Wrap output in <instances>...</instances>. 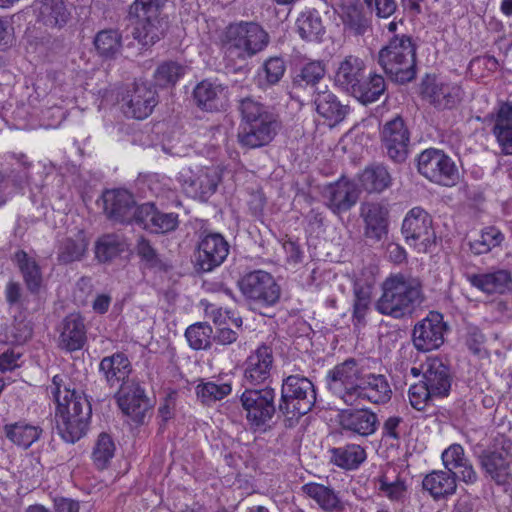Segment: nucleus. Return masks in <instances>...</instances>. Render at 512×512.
<instances>
[{
	"mask_svg": "<svg viewBox=\"0 0 512 512\" xmlns=\"http://www.w3.org/2000/svg\"><path fill=\"white\" fill-rule=\"evenodd\" d=\"M423 301L422 284L418 278L401 273L391 274L381 284V295L375 310L393 319L411 316Z\"/></svg>",
	"mask_w": 512,
	"mask_h": 512,
	"instance_id": "nucleus-1",
	"label": "nucleus"
},
{
	"mask_svg": "<svg viewBox=\"0 0 512 512\" xmlns=\"http://www.w3.org/2000/svg\"><path fill=\"white\" fill-rule=\"evenodd\" d=\"M392 390L383 374H363L357 391V402L366 400L373 404H385L390 401Z\"/></svg>",
	"mask_w": 512,
	"mask_h": 512,
	"instance_id": "nucleus-32",
	"label": "nucleus"
},
{
	"mask_svg": "<svg viewBox=\"0 0 512 512\" xmlns=\"http://www.w3.org/2000/svg\"><path fill=\"white\" fill-rule=\"evenodd\" d=\"M88 243L85 237L79 234L75 239L67 238L63 241L58 251V260L67 264L79 261L87 250Z\"/></svg>",
	"mask_w": 512,
	"mask_h": 512,
	"instance_id": "nucleus-60",
	"label": "nucleus"
},
{
	"mask_svg": "<svg viewBox=\"0 0 512 512\" xmlns=\"http://www.w3.org/2000/svg\"><path fill=\"white\" fill-rule=\"evenodd\" d=\"M465 278L472 287L488 295L504 294L512 287V275L507 269L466 273Z\"/></svg>",
	"mask_w": 512,
	"mask_h": 512,
	"instance_id": "nucleus-24",
	"label": "nucleus"
},
{
	"mask_svg": "<svg viewBox=\"0 0 512 512\" xmlns=\"http://www.w3.org/2000/svg\"><path fill=\"white\" fill-rule=\"evenodd\" d=\"M365 222V236L374 241H380L387 234L388 210L379 203H366L361 208Z\"/></svg>",
	"mask_w": 512,
	"mask_h": 512,
	"instance_id": "nucleus-39",
	"label": "nucleus"
},
{
	"mask_svg": "<svg viewBox=\"0 0 512 512\" xmlns=\"http://www.w3.org/2000/svg\"><path fill=\"white\" fill-rule=\"evenodd\" d=\"M273 364L272 348L266 344L258 346L243 363V386L266 385L271 379Z\"/></svg>",
	"mask_w": 512,
	"mask_h": 512,
	"instance_id": "nucleus-15",
	"label": "nucleus"
},
{
	"mask_svg": "<svg viewBox=\"0 0 512 512\" xmlns=\"http://www.w3.org/2000/svg\"><path fill=\"white\" fill-rule=\"evenodd\" d=\"M170 179L159 175H153L148 179V187L150 191L157 197L166 200L167 203L178 206L180 201L177 199L176 191L171 189Z\"/></svg>",
	"mask_w": 512,
	"mask_h": 512,
	"instance_id": "nucleus-64",
	"label": "nucleus"
},
{
	"mask_svg": "<svg viewBox=\"0 0 512 512\" xmlns=\"http://www.w3.org/2000/svg\"><path fill=\"white\" fill-rule=\"evenodd\" d=\"M167 0H135L129 16L135 19L133 37L144 46L153 45L164 35L163 9Z\"/></svg>",
	"mask_w": 512,
	"mask_h": 512,
	"instance_id": "nucleus-5",
	"label": "nucleus"
},
{
	"mask_svg": "<svg viewBox=\"0 0 512 512\" xmlns=\"http://www.w3.org/2000/svg\"><path fill=\"white\" fill-rule=\"evenodd\" d=\"M405 242L418 252H427L434 244L435 232L431 216L421 207H414L406 214L401 228Z\"/></svg>",
	"mask_w": 512,
	"mask_h": 512,
	"instance_id": "nucleus-11",
	"label": "nucleus"
},
{
	"mask_svg": "<svg viewBox=\"0 0 512 512\" xmlns=\"http://www.w3.org/2000/svg\"><path fill=\"white\" fill-rule=\"evenodd\" d=\"M378 63L392 81L408 83L416 77V45L408 35H395L378 54Z\"/></svg>",
	"mask_w": 512,
	"mask_h": 512,
	"instance_id": "nucleus-3",
	"label": "nucleus"
},
{
	"mask_svg": "<svg viewBox=\"0 0 512 512\" xmlns=\"http://www.w3.org/2000/svg\"><path fill=\"white\" fill-rule=\"evenodd\" d=\"M230 245L217 232L201 233L196 252V267L202 272H211L226 260Z\"/></svg>",
	"mask_w": 512,
	"mask_h": 512,
	"instance_id": "nucleus-13",
	"label": "nucleus"
},
{
	"mask_svg": "<svg viewBox=\"0 0 512 512\" xmlns=\"http://www.w3.org/2000/svg\"><path fill=\"white\" fill-rule=\"evenodd\" d=\"M381 141L391 160L396 163H402L406 160L410 133L401 116L397 115L383 125Z\"/></svg>",
	"mask_w": 512,
	"mask_h": 512,
	"instance_id": "nucleus-17",
	"label": "nucleus"
},
{
	"mask_svg": "<svg viewBox=\"0 0 512 512\" xmlns=\"http://www.w3.org/2000/svg\"><path fill=\"white\" fill-rule=\"evenodd\" d=\"M326 74V65L322 60L303 63L295 72L293 85L299 88L316 86Z\"/></svg>",
	"mask_w": 512,
	"mask_h": 512,
	"instance_id": "nucleus-51",
	"label": "nucleus"
},
{
	"mask_svg": "<svg viewBox=\"0 0 512 512\" xmlns=\"http://www.w3.org/2000/svg\"><path fill=\"white\" fill-rule=\"evenodd\" d=\"M422 93L435 108L445 110L452 109L460 102L462 89L454 83L433 81L423 84Z\"/></svg>",
	"mask_w": 512,
	"mask_h": 512,
	"instance_id": "nucleus-31",
	"label": "nucleus"
},
{
	"mask_svg": "<svg viewBox=\"0 0 512 512\" xmlns=\"http://www.w3.org/2000/svg\"><path fill=\"white\" fill-rule=\"evenodd\" d=\"M299 36L306 41H318L325 33L321 16L316 10H306L300 13L296 20Z\"/></svg>",
	"mask_w": 512,
	"mask_h": 512,
	"instance_id": "nucleus-49",
	"label": "nucleus"
},
{
	"mask_svg": "<svg viewBox=\"0 0 512 512\" xmlns=\"http://www.w3.org/2000/svg\"><path fill=\"white\" fill-rule=\"evenodd\" d=\"M136 252L148 269L155 272H167L171 268L170 264L164 260L151 245L150 241L144 237L138 239Z\"/></svg>",
	"mask_w": 512,
	"mask_h": 512,
	"instance_id": "nucleus-55",
	"label": "nucleus"
},
{
	"mask_svg": "<svg viewBox=\"0 0 512 512\" xmlns=\"http://www.w3.org/2000/svg\"><path fill=\"white\" fill-rule=\"evenodd\" d=\"M99 372L111 388H122L123 385L135 382L129 378L132 365L126 354L116 352L104 357L99 363Z\"/></svg>",
	"mask_w": 512,
	"mask_h": 512,
	"instance_id": "nucleus-25",
	"label": "nucleus"
},
{
	"mask_svg": "<svg viewBox=\"0 0 512 512\" xmlns=\"http://www.w3.org/2000/svg\"><path fill=\"white\" fill-rule=\"evenodd\" d=\"M480 464L497 484L509 483L512 480V440L505 438L493 450L484 451L480 456Z\"/></svg>",
	"mask_w": 512,
	"mask_h": 512,
	"instance_id": "nucleus-14",
	"label": "nucleus"
},
{
	"mask_svg": "<svg viewBox=\"0 0 512 512\" xmlns=\"http://www.w3.org/2000/svg\"><path fill=\"white\" fill-rule=\"evenodd\" d=\"M136 223L151 233L166 234L177 229L179 218L178 214L160 212L154 203L147 202L138 206Z\"/></svg>",
	"mask_w": 512,
	"mask_h": 512,
	"instance_id": "nucleus-21",
	"label": "nucleus"
},
{
	"mask_svg": "<svg viewBox=\"0 0 512 512\" xmlns=\"http://www.w3.org/2000/svg\"><path fill=\"white\" fill-rule=\"evenodd\" d=\"M340 18L345 26L356 35H362L368 28L367 20L362 13V8L354 3L342 5L339 11Z\"/></svg>",
	"mask_w": 512,
	"mask_h": 512,
	"instance_id": "nucleus-57",
	"label": "nucleus"
},
{
	"mask_svg": "<svg viewBox=\"0 0 512 512\" xmlns=\"http://www.w3.org/2000/svg\"><path fill=\"white\" fill-rule=\"evenodd\" d=\"M365 64L362 59L357 56H346L337 68L334 76L335 85L353 95L356 88L360 84V80L364 79Z\"/></svg>",
	"mask_w": 512,
	"mask_h": 512,
	"instance_id": "nucleus-33",
	"label": "nucleus"
},
{
	"mask_svg": "<svg viewBox=\"0 0 512 512\" xmlns=\"http://www.w3.org/2000/svg\"><path fill=\"white\" fill-rule=\"evenodd\" d=\"M177 180L189 197L205 201L215 193L220 178L214 169L197 167L195 170L183 168Z\"/></svg>",
	"mask_w": 512,
	"mask_h": 512,
	"instance_id": "nucleus-12",
	"label": "nucleus"
},
{
	"mask_svg": "<svg viewBox=\"0 0 512 512\" xmlns=\"http://www.w3.org/2000/svg\"><path fill=\"white\" fill-rule=\"evenodd\" d=\"M107 216L120 223H136L138 207H135L133 195L125 189L107 190L102 196Z\"/></svg>",
	"mask_w": 512,
	"mask_h": 512,
	"instance_id": "nucleus-20",
	"label": "nucleus"
},
{
	"mask_svg": "<svg viewBox=\"0 0 512 512\" xmlns=\"http://www.w3.org/2000/svg\"><path fill=\"white\" fill-rule=\"evenodd\" d=\"M185 74V67L174 61L160 64L154 72L155 84L159 87L174 86Z\"/></svg>",
	"mask_w": 512,
	"mask_h": 512,
	"instance_id": "nucleus-62",
	"label": "nucleus"
},
{
	"mask_svg": "<svg viewBox=\"0 0 512 512\" xmlns=\"http://www.w3.org/2000/svg\"><path fill=\"white\" fill-rule=\"evenodd\" d=\"M15 259L27 289L31 293H38L43 279L41 269L36 260L23 250L16 252Z\"/></svg>",
	"mask_w": 512,
	"mask_h": 512,
	"instance_id": "nucleus-50",
	"label": "nucleus"
},
{
	"mask_svg": "<svg viewBox=\"0 0 512 512\" xmlns=\"http://www.w3.org/2000/svg\"><path fill=\"white\" fill-rule=\"evenodd\" d=\"M238 110L241 115V124L278 118L269 106H266L252 97L241 99L238 104Z\"/></svg>",
	"mask_w": 512,
	"mask_h": 512,
	"instance_id": "nucleus-52",
	"label": "nucleus"
},
{
	"mask_svg": "<svg viewBox=\"0 0 512 512\" xmlns=\"http://www.w3.org/2000/svg\"><path fill=\"white\" fill-rule=\"evenodd\" d=\"M314 104L317 113L334 124L341 122L347 114V106L342 105L336 95L328 90L318 91Z\"/></svg>",
	"mask_w": 512,
	"mask_h": 512,
	"instance_id": "nucleus-44",
	"label": "nucleus"
},
{
	"mask_svg": "<svg viewBox=\"0 0 512 512\" xmlns=\"http://www.w3.org/2000/svg\"><path fill=\"white\" fill-rule=\"evenodd\" d=\"M117 402L124 414L137 423L143 422L149 408L144 389L136 381L117 391Z\"/></svg>",
	"mask_w": 512,
	"mask_h": 512,
	"instance_id": "nucleus-23",
	"label": "nucleus"
},
{
	"mask_svg": "<svg viewBox=\"0 0 512 512\" xmlns=\"http://www.w3.org/2000/svg\"><path fill=\"white\" fill-rule=\"evenodd\" d=\"M362 188L371 192H381L391 183V177L387 169L382 165L367 167L359 176Z\"/></svg>",
	"mask_w": 512,
	"mask_h": 512,
	"instance_id": "nucleus-53",
	"label": "nucleus"
},
{
	"mask_svg": "<svg viewBox=\"0 0 512 512\" xmlns=\"http://www.w3.org/2000/svg\"><path fill=\"white\" fill-rule=\"evenodd\" d=\"M330 453L331 462L345 470L357 469L367 457L365 449L358 444L332 448Z\"/></svg>",
	"mask_w": 512,
	"mask_h": 512,
	"instance_id": "nucleus-45",
	"label": "nucleus"
},
{
	"mask_svg": "<svg viewBox=\"0 0 512 512\" xmlns=\"http://www.w3.org/2000/svg\"><path fill=\"white\" fill-rule=\"evenodd\" d=\"M418 171L436 184L452 187L459 181L455 162L438 149H426L418 157Z\"/></svg>",
	"mask_w": 512,
	"mask_h": 512,
	"instance_id": "nucleus-10",
	"label": "nucleus"
},
{
	"mask_svg": "<svg viewBox=\"0 0 512 512\" xmlns=\"http://www.w3.org/2000/svg\"><path fill=\"white\" fill-rule=\"evenodd\" d=\"M275 397V390L269 386L260 389L245 387L240 402L246 412V420L254 430L264 431L269 426L276 413Z\"/></svg>",
	"mask_w": 512,
	"mask_h": 512,
	"instance_id": "nucleus-7",
	"label": "nucleus"
},
{
	"mask_svg": "<svg viewBox=\"0 0 512 512\" xmlns=\"http://www.w3.org/2000/svg\"><path fill=\"white\" fill-rule=\"evenodd\" d=\"M404 434V420L400 416H389L381 429V443L390 448H397Z\"/></svg>",
	"mask_w": 512,
	"mask_h": 512,
	"instance_id": "nucleus-63",
	"label": "nucleus"
},
{
	"mask_svg": "<svg viewBox=\"0 0 512 512\" xmlns=\"http://www.w3.org/2000/svg\"><path fill=\"white\" fill-rule=\"evenodd\" d=\"M59 387L60 388V397L61 396H65L66 393L63 392V391H66L67 392V397H66V400L65 401H62L64 404L66 403L67 406H68V409L71 411V414H79L80 415V411H78V409H74L75 405H77L76 403L79 402V403H82L83 401H85L86 403H90L88 401V399L85 397V395H83L82 393L78 392L74 387H73V384L71 382V380L66 376V375H55L53 378H52V382L50 385L47 386V393L48 395L52 398V400L54 401V403L57 405V397L56 395L53 393V390H54V387ZM83 406V404H81V407Z\"/></svg>",
	"mask_w": 512,
	"mask_h": 512,
	"instance_id": "nucleus-46",
	"label": "nucleus"
},
{
	"mask_svg": "<svg viewBox=\"0 0 512 512\" xmlns=\"http://www.w3.org/2000/svg\"><path fill=\"white\" fill-rule=\"evenodd\" d=\"M59 347L73 352L83 348L86 343V327L79 314L67 315L59 324Z\"/></svg>",
	"mask_w": 512,
	"mask_h": 512,
	"instance_id": "nucleus-30",
	"label": "nucleus"
},
{
	"mask_svg": "<svg viewBox=\"0 0 512 512\" xmlns=\"http://www.w3.org/2000/svg\"><path fill=\"white\" fill-rule=\"evenodd\" d=\"M304 495L312 499L324 512H343L345 504L339 492L331 486L317 482H309L301 487Z\"/></svg>",
	"mask_w": 512,
	"mask_h": 512,
	"instance_id": "nucleus-37",
	"label": "nucleus"
},
{
	"mask_svg": "<svg viewBox=\"0 0 512 512\" xmlns=\"http://www.w3.org/2000/svg\"><path fill=\"white\" fill-rule=\"evenodd\" d=\"M372 310V290L368 285L355 283L353 287L351 320L355 328L367 324V316Z\"/></svg>",
	"mask_w": 512,
	"mask_h": 512,
	"instance_id": "nucleus-42",
	"label": "nucleus"
},
{
	"mask_svg": "<svg viewBox=\"0 0 512 512\" xmlns=\"http://www.w3.org/2000/svg\"><path fill=\"white\" fill-rule=\"evenodd\" d=\"M59 387L60 388V397L61 396H65L66 393L63 392V391H66L67 392V397H66V400L65 401H62L64 404L66 403L67 406H68V409L71 411V414H79L80 415V411H78V409H74L75 405H77L76 403L79 402V403H82L83 401H85L86 403H90L88 401V399L85 397V395H83L82 393L78 392L74 387H73V384L71 382V380L66 376V375H55L53 378H52V382L50 385L47 386V393L48 395L52 398V400L54 401V403L57 405V397L56 395L53 393V390H54V387ZM83 406V404H81V407Z\"/></svg>",
	"mask_w": 512,
	"mask_h": 512,
	"instance_id": "nucleus-47",
	"label": "nucleus"
},
{
	"mask_svg": "<svg viewBox=\"0 0 512 512\" xmlns=\"http://www.w3.org/2000/svg\"><path fill=\"white\" fill-rule=\"evenodd\" d=\"M316 402V389L313 382L302 375H289L281 385L279 411L289 421H297L309 413Z\"/></svg>",
	"mask_w": 512,
	"mask_h": 512,
	"instance_id": "nucleus-4",
	"label": "nucleus"
},
{
	"mask_svg": "<svg viewBox=\"0 0 512 512\" xmlns=\"http://www.w3.org/2000/svg\"><path fill=\"white\" fill-rule=\"evenodd\" d=\"M213 329L207 323L198 322L190 325L185 332L189 346L194 350H206L211 345Z\"/></svg>",
	"mask_w": 512,
	"mask_h": 512,
	"instance_id": "nucleus-61",
	"label": "nucleus"
},
{
	"mask_svg": "<svg viewBox=\"0 0 512 512\" xmlns=\"http://www.w3.org/2000/svg\"><path fill=\"white\" fill-rule=\"evenodd\" d=\"M226 88L217 80L205 79L193 90L196 105L205 111H217L224 106Z\"/></svg>",
	"mask_w": 512,
	"mask_h": 512,
	"instance_id": "nucleus-36",
	"label": "nucleus"
},
{
	"mask_svg": "<svg viewBox=\"0 0 512 512\" xmlns=\"http://www.w3.org/2000/svg\"><path fill=\"white\" fill-rule=\"evenodd\" d=\"M441 457L447 471L467 484L476 482L477 473L465 457L464 449L460 444L450 445L443 451Z\"/></svg>",
	"mask_w": 512,
	"mask_h": 512,
	"instance_id": "nucleus-35",
	"label": "nucleus"
},
{
	"mask_svg": "<svg viewBox=\"0 0 512 512\" xmlns=\"http://www.w3.org/2000/svg\"><path fill=\"white\" fill-rule=\"evenodd\" d=\"M362 376L360 363L353 358L346 359L328 372V388L345 404L355 405L357 404V391Z\"/></svg>",
	"mask_w": 512,
	"mask_h": 512,
	"instance_id": "nucleus-9",
	"label": "nucleus"
},
{
	"mask_svg": "<svg viewBox=\"0 0 512 512\" xmlns=\"http://www.w3.org/2000/svg\"><path fill=\"white\" fill-rule=\"evenodd\" d=\"M379 495L392 502H402L407 493L406 478L399 467L387 464L375 478Z\"/></svg>",
	"mask_w": 512,
	"mask_h": 512,
	"instance_id": "nucleus-28",
	"label": "nucleus"
},
{
	"mask_svg": "<svg viewBox=\"0 0 512 512\" xmlns=\"http://www.w3.org/2000/svg\"><path fill=\"white\" fill-rule=\"evenodd\" d=\"M268 43L269 35L259 24L244 21L231 24L223 40L224 59L228 65H235L263 51Z\"/></svg>",
	"mask_w": 512,
	"mask_h": 512,
	"instance_id": "nucleus-2",
	"label": "nucleus"
},
{
	"mask_svg": "<svg viewBox=\"0 0 512 512\" xmlns=\"http://www.w3.org/2000/svg\"><path fill=\"white\" fill-rule=\"evenodd\" d=\"M339 425L347 435L367 438L377 431L379 420L370 409H348L339 414Z\"/></svg>",
	"mask_w": 512,
	"mask_h": 512,
	"instance_id": "nucleus-19",
	"label": "nucleus"
},
{
	"mask_svg": "<svg viewBox=\"0 0 512 512\" xmlns=\"http://www.w3.org/2000/svg\"><path fill=\"white\" fill-rule=\"evenodd\" d=\"M116 446L112 437L107 433H101L92 451V460L95 467L103 470L108 467L115 455Z\"/></svg>",
	"mask_w": 512,
	"mask_h": 512,
	"instance_id": "nucleus-58",
	"label": "nucleus"
},
{
	"mask_svg": "<svg viewBox=\"0 0 512 512\" xmlns=\"http://www.w3.org/2000/svg\"><path fill=\"white\" fill-rule=\"evenodd\" d=\"M37 17L48 27H62L70 17L64 0H41L37 7Z\"/></svg>",
	"mask_w": 512,
	"mask_h": 512,
	"instance_id": "nucleus-43",
	"label": "nucleus"
},
{
	"mask_svg": "<svg viewBox=\"0 0 512 512\" xmlns=\"http://www.w3.org/2000/svg\"><path fill=\"white\" fill-rule=\"evenodd\" d=\"M94 45L102 57H114L122 47L121 35L117 30H102L95 36Z\"/></svg>",
	"mask_w": 512,
	"mask_h": 512,
	"instance_id": "nucleus-59",
	"label": "nucleus"
},
{
	"mask_svg": "<svg viewBox=\"0 0 512 512\" xmlns=\"http://www.w3.org/2000/svg\"><path fill=\"white\" fill-rule=\"evenodd\" d=\"M64 392L66 395L60 397V388L56 386L54 387L53 393L57 397V407L55 410L56 427L59 435L64 441L68 443H75L85 436L88 431L92 408L90 403L83 401V406L81 407V403L77 402L74 409H78V411H80V415L71 414L67 404L61 402L65 401L67 397V392Z\"/></svg>",
	"mask_w": 512,
	"mask_h": 512,
	"instance_id": "nucleus-6",
	"label": "nucleus"
},
{
	"mask_svg": "<svg viewBox=\"0 0 512 512\" xmlns=\"http://www.w3.org/2000/svg\"><path fill=\"white\" fill-rule=\"evenodd\" d=\"M42 432L43 430L39 425L31 424L26 421H18L4 426L6 438L23 449L29 448L33 443L38 441Z\"/></svg>",
	"mask_w": 512,
	"mask_h": 512,
	"instance_id": "nucleus-41",
	"label": "nucleus"
},
{
	"mask_svg": "<svg viewBox=\"0 0 512 512\" xmlns=\"http://www.w3.org/2000/svg\"><path fill=\"white\" fill-rule=\"evenodd\" d=\"M127 249L125 239L117 234H107L98 239L95 246L96 258L108 262Z\"/></svg>",
	"mask_w": 512,
	"mask_h": 512,
	"instance_id": "nucleus-54",
	"label": "nucleus"
},
{
	"mask_svg": "<svg viewBox=\"0 0 512 512\" xmlns=\"http://www.w3.org/2000/svg\"><path fill=\"white\" fill-rule=\"evenodd\" d=\"M446 324L438 312H430L413 328L412 341L418 351L429 352L438 349L444 343Z\"/></svg>",
	"mask_w": 512,
	"mask_h": 512,
	"instance_id": "nucleus-16",
	"label": "nucleus"
},
{
	"mask_svg": "<svg viewBox=\"0 0 512 512\" xmlns=\"http://www.w3.org/2000/svg\"><path fill=\"white\" fill-rule=\"evenodd\" d=\"M324 196L328 207L334 213H340L349 210L356 204L359 190L353 181L342 178L327 186Z\"/></svg>",
	"mask_w": 512,
	"mask_h": 512,
	"instance_id": "nucleus-29",
	"label": "nucleus"
},
{
	"mask_svg": "<svg viewBox=\"0 0 512 512\" xmlns=\"http://www.w3.org/2000/svg\"><path fill=\"white\" fill-rule=\"evenodd\" d=\"M157 104L156 90L145 82H135L123 98V112L127 117L145 119Z\"/></svg>",
	"mask_w": 512,
	"mask_h": 512,
	"instance_id": "nucleus-18",
	"label": "nucleus"
},
{
	"mask_svg": "<svg viewBox=\"0 0 512 512\" xmlns=\"http://www.w3.org/2000/svg\"><path fill=\"white\" fill-rule=\"evenodd\" d=\"M239 288L246 300L259 308L274 306L281 295L274 277L263 270L245 274L239 281Z\"/></svg>",
	"mask_w": 512,
	"mask_h": 512,
	"instance_id": "nucleus-8",
	"label": "nucleus"
},
{
	"mask_svg": "<svg viewBox=\"0 0 512 512\" xmlns=\"http://www.w3.org/2000/svg\"><path fill=\"white\" fill-rule=\"evenodd\" d=\"M422 486L434 499L446 498L456 491V476L449 471H432L424 477Z\"/></svg>",
	"mask_w": 512,
	"mask_h": 512,
	"instance_id": "nucleus-40",
	"label": "nucleus"
},
{
	"mask_svg": "<svg viewBox=\"0 0 512 512\" xmlns=\"http://www.w3.org/2000/svg\"><path fill=\"white\" fill-rule=\"evenodd\" d=\"M386 89L384 77L377 73H370L367 78L364 77L363 80H360V84L352 96L367 105L378 101Z\"/></svg>",
	"mask_w": 512,
	"mask_h": 512,
	"instance_id": "nucleus-48",
	"label": "nucleus"
},
{
	"mask_svg": "<svg viewBox=\"0 0 512 512\" xmlns=\"http://www.w3.org/2000/svg\"><path fill=\"white\" fill-rule=\"evenodd\" d=\"M8 157L15 159L22 170L18 174L12 170L9 176L0 171V207L6 204L15 192L22 190L28 184L30 177L28 169L31 163L24 154L12 153Z\"/></svg>",
	"mask_w": 512,
	"mask_h": 512,
	"instance_id": "nucleus-34",
	"label": "nucleus"
},
{
	"mask_svg": "<svg viewBox=\"0 0 512 512\" xmlns=\"http://www.w3.org/2000/svg\"><path fill=\"white\" fill-rule=\"evenodd\" d=\"M504 234L495 226L485 227L481 230L477 239L469 242V247L474 255H482L498 247L504 241Z\"/></svg>",
	"mask_w": 512,
	"mask_h": 512,
	"instance_id": "nucleus-56",
	"label": "nucleus"
},
{
	"mask_svg": "<svg viewBox=\"0 0 512 512\" xmlns=\"http://www.w3.org/2000/svg\"><path fill=\"white\" fill-rule=\"evenodd\" d=\"M278 129V118L240 124L238 141L243 147L259 148L269 144L276 136Z\"/></svg>",
	"mask_w": 512,
	"mask_h": 512,
	"instance_id": "nucleus-22",
	"label": "nucleus"
},
{
	"mask_svg": "<svg viewBox=\"0 0 512 512\" xmlns=\"http://www.w3.org/2000/svg\"><path fill=\"white\" fill-rule=\"evenodd\" d=\"M494 135L501 153L512 155V102L499 101L491 114Z\"/></svg>",
	"mask_w": 512,
	"mask_h": 512,
	"instance_id": "nucleus-26",
	"label": "nucleus"
},
{
	"mask_svg": "<svg viewBox=\"0 0 512 512\" xmlns=\"http://www.w3.org/2000/svg\"><path fill=\"white\" fill-rule=\"evenodd\" d=\"M232 392V378L228 375L201 379L195 387L197 399L204 405L221 401Z\"/></svg>",
	"mask_w": 512,
	"mask_h": 512,
	"instance_id": "nucleus-38",
	"label": "nucleus"
},
{
	"mask_svg": "<svg viewBox=\"0 0 512 512\" xmlns=\"http://www.w3.org/2000/svg\"><path fill=\"white\" fill-rule=\"evenodd\" d=\"M423 382L436 398L447 397L451 390L449 368L437 357H428L423 363Z\"/></svg>",
	"mask_w": 512,
	"mask_h": 512,
	"instance_id": "nucleus-27",
	"label": "nucleus"
}]
</instances>
